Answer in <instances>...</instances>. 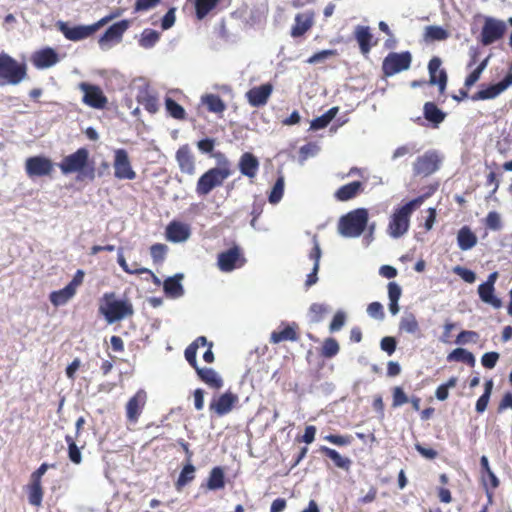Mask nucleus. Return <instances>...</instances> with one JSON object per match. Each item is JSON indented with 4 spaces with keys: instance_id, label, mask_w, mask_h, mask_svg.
I'll use <instances>...</instances> for the list:
<instances>
[{
    "instance_id": "obj_1",
    "label": "nucleus",
    "mask_w": 512,
    "mask_h": 512,
    "mask_svg": "<svg viewBox=\"0 0 512 512\" xmlns=\"http://www.w3.org/2000/svg\"><path fill=\"white\" fill-rule=\"evenodd\" d=\"M98 311L109 324L119 322L134 314L132 303L127 299H118L114 292L103 294Z\"/></svg>"
},
{
    "instance_id": "obj_2",
    "label": "nucleus",
    "mask_w": 512,
    "mask_h": 512,
    "mask_svg": "<svg viewBox=\"0 0 512 512\" xmlns=\"http://www.w3.org/2000/svg\"><path fill=\"white\" fill-rule=\"evenodd\" d=\"M59 168L64 175L78 173L79 177L90 180L95 177V169L89 164V151L83 147L65 156L59 163Z\"/></svg>"
},
{
    "instance_id": "obj_3",
    "label": "nucleus",
    "mask_w": 512,
    "mask_h": 512,
    "mask_svg": "<svg viewBox=\"0 0 512 512\" xmlns=\"http://www.w3.org/2000/svg\"><path fill=\"white\" fill-rule=\"evenodd\" d=\"M424 198L419 196L394 211L388 225V233L391 237L399 238L408 231L410 217L413 211L424 202Z\"/></svg>"
},
{
    "instance_id": "obj_4",
    "label": "nucleus",
    "mask_w": 512,
    "mask_h": 512,
    "mask_svg": "<svg viewBox=\"0 0 512 512\" xmlns=\"http://www.w3.org/2000/svg\"><path fill=\"white\" fill-rule=\"evenodd\" d=\"M367 223L368 211L365 208H358L340 218L338 231L344 237H359L364 232Z\"/></svg>"
},
{
    "instance_id": "obj_5",
    "label": "nucleus",
    "mask_w": 512,
    "mask_h": 512,
    "mask_svg": "<svg viewBox=\"0 0 512 512\" xmlns=\"http://www.w3.org/2000/svg\"><path fill=\"white\" fill-rule=\"evenodd\" d=\"M27 78V65L9 54L0 53V79L3 84L18 85Z\"/></svg>"
},
{
    "instance_id": "obj_6",
    "label": "nucleus",
    "mask_w": 512,
    "mask_h": 512,
    "mask_svg": "<svg viewBox=\"0 0 512 512\" xmlns=\"http://www.w3.org/2000/svg\"><path fill=\"white\" fill-rule=\"evenodd\" d=\"M121 14L120 10H116L109 15L101 18L96 23L88 26H74L70 27L66 23H60L59 29L63 33L66 39L71 41H79L85 39L92 34H94L98 29L112 21L113 19L119 17Z\"/></svg>"
},
{
    "instance_id": "obj_7",
    "label": "nucleus",
    "mask_w": 512,
    "mask_h": 512,
    "mask_svg": "<svg viewBox=\"0 0 512 512\" xmlns=\"http://www.w3.org/2000/svg\"><path fill=\"white\" fill-rule=\"evenodd\" d=\"M231 175L228 167H214L206 171L197 181L196 193L203 197L208 195L214 188L222 186L224 181Z\"/></svg>"
},
{
    "instance_id": "obj_8",
    "label": "nucleus",
    "mask_w": 512,
    "mask_h": 512,
    "mask_svg": "<svg viewBox=\"0 0 512 512\" xmlns=\"http://www.w3.org/2000/svg\"><path fill=\"white\" fill-rule=\"evenodd\" d=\"M412 63V54L410 51L390 52L383 59L382 74L384 77H391L410 68Z\"/></svg>"
},
{
    "instance_id": "obj_9",
    "label": "nucleus",
    "mask_w": 512,
    "mask_h": 512,
    "mask_svg": "<svg viewBox=\"0 0 512 512\" xmlns=\"http://www.w3.org/2000/svg\"><path fill=\"white\" fill-rule=\"evenodd\" d=\"M246 263L243 250L238 245L222 251L217 257V267L220 271L228 273L235 269H239Z\"/></svg>"
},
{
    "instance_id": "obj_10",
    "label": "nucleus",
    "mask_w": 512,
    "mask_h": 512,
    "mask_svg": "<svg viewBox=\"0 0 512 512\" xmlns=\"http://www.w3.org/2000/svg\"><path fill=\"white\" fill-rule=\"evenodd\" d=\"M114 176L117 179L134 180L136 178V172L134 171L128 152L119 148L114 150Z\"/></svg>"
},
{
    "instance_id": "obj_11",
    "label": "nucleus",
    "mask_w": 512,
    "mask_h": 512,
    "mask_svg": "<svg viewBox=\"0 0 512 512\" xmlns=\"http://www.w3.org/2000/svg\"><path fill=\"white\" fill-rule=\"evenodd\" d=\"M440 163L441 159L435 151H427L413 163L414 175L429 176L439 169Z\"/></svg>"
},
{
    "instance_id": "obj_12",
    "label": "nucleus",
    "mask_w": 512,
    "mask_h": 512,
    "mask_svg": "<svg viewBox=\"0 0 512 512\" xmlns=\"http://www.w3.org/2000/svg\"><path fill=\"white\" fill-rule=\"evenodd\" d=\"M505 32L506 25L502 20L487 17L481 30L480 41L484 46L491 45L500 40Z\"/></svg>"
},
{
    "instance_id": "obj_13",
    "label": "nucleus",
    "mask_w": 512,
    "mask_h": 512,
    "mask_svg": "<svg viewBox=\"0 0 512 512\" xmlns=\"http://www.w3.org/2000/svg\"><path fill=\"white\" fill-rule=\"evenodd\" d=\"M78 87L84 93L82 98L84 104L94 109L106 107L108 99L99 86L81 82Z\"/></svg>"
},
{
    "instance_id": "obj_14",
    "label": "nucleus",
    "mask_w": 512,
    "mask_h": 512,
    "mask_svg": "<svg viewBox=\"0 0 512 512\" xmlns=\"http://www.w3.org/2000/svg\"><path fill=\"white\" fill-rule=\"evenodd\" d=\"M53 170L52 160L45 156H32L25 161L26 174L31 178L51 176Z\"/></svg>"
},
{
    "instance_id": "obj_15",
    "label": "nucleus",
    "mask_w": 512,
    "mask_h": 512,
    "mask_svg": "<svg viewBox=\"0 0 512 512\" xmlns=\"http://www.w3.org/2000/svg\"><path fill=\"white\" fill-rule=\"evenodd\" d=\"M238 396L231 391H227L219 396H215L210 404L209 410L215 415L221 417L232 411L238 403Z\"/></svg>"
},
{
    "instance_id": "obj_16",
    "label": "nucleus",
    "mask_w": 512,
    "mask_h": 512,
    "mask_svg": "<svg viewBox=\"0 0 512 512\" xmlns=\"http://www.w3.org/2000/svg\"><path fill=\"white\" fill-rule=\"evenodd\" d=\"M129 26L130 22L128 20H121L112 24L99 38V46L102 49H106L109 48L113 43H119Z\"/></svg>"
},
{
    "instance_id": "obj_17",
    "label": "nucleus",
    "mask_w": 512,
    "mask_h": 512,
    "mask_svg": "<svg viewBox=\"0 0 512 512\" xmlns=\"http://www.w3.org/2000/svg\"><path fill=\"white\" fill-rule=\"evenodd\" d=\"M147 393L139 389L126 404V417L129 422L136 423L146 405Z\"/></svg>"
},
{
    "instance_id": "obj_18",
    "label": "nucleus",
    "mask_w": 512,
    "mask_h": 512,
    "mask_svg": "<svg viewBox=\"0 0 512 512\" xmlns=\"http://www.w3.org/2000/svg\"><path fill=\"white\" fill-rule=\"evenodd\" d=\"M442 61L439 57L434 56L428 63L429 83L437 85L440 94H444L447 85V73L445 69H441Z\"/></svg>"
},
{
    "instance_id": "obj_19",
    "label": "nucleus",
    "mask_w": 512,
    "mask_h": 512,
    "mask_svg": "<svg viewBox=\"0 0 512 512\" xmlns=\"http://www.w3.org/2000/svg\"><path fill=\"white\" fill-rule=\"evenodd\" d=\"M299 326L296 322L282 323L277 330L272 331L269 337L271 344H279L284 341L296 342L299 340Z\"/></svg>"
},
{
    "instance_id": "obj_20",
    "label": "nucleus",
    "mask_w": 512,
    "mask_h": 512,
    "mask_svg": "<svg viewBox=\"0 0 512 512\" xmlns=\"http://www.w3.org/2000/svg\"><path fill=\"white\" fill-rule=\"evenodd\" d=\"M272 92L273 85L271 83H265L249 89L246 92L245 97L250 106L258 108L267 104Z\"/></svg>"
},
{
    "instance_id": "obj_21",
    "label": "nucleus",
    "mask_w": 512,
    "mask_h": 512,
    "mask_svg": "<svg viewBox=\"0 0 512 512\" xmlns=\"http://www.w3.org/2000/svg\"><path fill=\"white\" fill-rule=\"evenodd\" d=\"M510 85H512V73L507 74L500 82L477 91L471 96V99L473 101H479L496 98Z\"/></svg>"
},
{
    "instance_id": "obj_22",
    "label": "nucleus",
    "mask_w": 512,
    "mask_h": 512,
    "mask_svg": "<svg viewBox=\"0 0 512 512\" xmlns=\"http://www.w3.org/2000/svg\"><path fill=\"white\" fill-rule=\"evenodd\" d=\"M59 61L58 54L50 47L35 51L31 55V62L37 69H46L54 66Z\"/></svg>"
},
{
    "instance_id": "obj_23",
    "label": "nucleus",
    "mask_w": 512,
    "mask_h": 512,
    "mask_svg": "<svg viewBox=\"0 0 512 512\" xmlns=\"http://www.w3.org/2000/svg\"><path fill=\"white\" fill-rule=\"evenodd\" d=\"M176 161L182 173L193 175L195 173V159L190 147L182 145L176 152Z\"/></svg>"
},
{
    "instance_id": "obj_24",
    "label": "nucleus",
    "mask_w": 512,
    "mask_h": 512,
    "mask_svg": "<svg viewBox=\"0 0 512 512\" xmlns=\"http://www.w3.org/2000/svg\"><path fill=\"white\" fill-rule=\"evenodd\" d=\"M195 371L198 378L209 388L220 390L223 387L224 381L219 373L214 369L209 367H199Z\"/></svg>"
},
{
    "instance_id": "obj_25",
    "label": "nucleus",
    "mask_w": 512,
    "mask_h": 512,
    "mask_svg": "<svg viewBox=\"0 0 512 512\" xmlns=\"http://www.w3.org/2000/svg\"><path fill=\"white\" fill-rule=\"evenodd\" d=\"M190 234L189 226L178 221L170 222L166 228L167 239L174 243L186 241Z\"/></svg>"
},
{
    "instance_id": "obj_26",
    "label": "nucleus",
    "mask_w": 512,
    "mask_h": 512,
    "mask_svg": "<svg viewBox=\"0 0 512 512\" xmlns=\"http://www.w3.org/2000/svg\"><path fill=\"white\" fill-rule=\"evenodd\" d=\"M238 166L244 176L254 179L259 170V161L252 153L245 152L241 155Z\"/></svg>"
},
{
    "instance_id": "obj_27",
    "label": "nucleus",
    "mask_w": 512,
    "mask_h": 512,
    "mask_svg": "<svg viewBox=\"0 0 512 512\" xmlns=\"http://www.w3.org/2000/svg\"><path fill=\"white\" fill-rule=\"evenodd\" d=\"M364 185L360 181H353L339 187L334 193V197L341 202L349 201L362 193Z\"/></svg>"
},
{
    "instance_id": "obj_28",
    "label": "nucleus",
    "mask_w": 512,
    "mask_h": 512,
    "mask_svg": "<svg viewBox=\"0 0 512 512\" xmlns=\"http://www.w3.org/2000/svg\"><path fill=\"white\" fill-rule=\"evenodd\" d=\"M354 36H355L356 41L359 44L361 53L363 55L369 54V52L373 46V43H372L373 35L370 32V28L368 26L358 25L355 28Z\"/></svg>"
},
{
    "instance_id": "obj_29",
    "label": "nucleus",
    "mask_w": 512,
    "mask_h": 512,
    "mask_svg": "<svg viewBox=\"0 0 512 512\" xmlns=\"http://www.w3.org/2000/svg\"><path fill=\"white\" fill-rule=\"evenodd\" d=\"M313 25V16L311 14L299 13L295 16V22L291 28L293 38L304 35Z\"/></svg>"
},
{
    "instance_id": "obj_30",
    "label": "nucleus",
    "mask_w": 512,
    "mask_h": 512,
    "mask_svg": "<svg viewBox=\"0 0 512 512\" xmlns=\"http://www.w3.org/2000/svg\"><path fill=\"white\" fill-rule=\"evenodd\" d=\"M183 274H176L165 279L163 289L165 294L170 298H179L184 295V288L181 284Z\"/></svg>"
},
{
    "instance_id": "obj_31",
    "label": "nucleus",
    "mask_w": 512,
    "mask_h": 512,
    "mask_svg": "<svg viewBox=\"0 0 512 512\" xmlns=\"http://www.w3.org/2000/svg\"><path fill=\"white\" fill-rule=\"evenodd\" d=\"M477 236L469 226H463L457 233V243L461 250L467 251L477 244Z\"/></svg>"
},
{
    "instance_id": "obj_32",
    "label": "nucleus",
    "mask_w": 512,
    "mask_h": 512,
    "mask_svg": "<svg viewBox=\"0 0 512 512\" xmlns=\"http://www.w3.org/2000/svg\"><path fill=\"white\" fill-rule=\"evenodd\" d=\"M195 9V16L198 20H203L220 3V0H187Z\"/></svg>"
},
{
    "instance_id": "obj_33",
    "label": "nucleus",
    "mask_w": 512,
    "mask_h": 512,
    "mask_svg": "<svg viewBox=\"0 0 512 512\" xmlns=\"http://www.w3.org/2000/svg\"><path fill=\"white\" fill-rule=\"evenodd\" d=\"M201 103L204 104L207 110L211 113L222 115L227 106L221 97L217 94H205L201 97Z\"/></svg>"
},
{
    "instance_id": "obj_34",
    "label": "nucleus",
    "mask_w": 512,
    "mask_h": 512,
    "mask_svg": "<svg viewBox=\"0 0 512 512\" xmlns=\"http://www.w3.org/2000/svg\"><path fill=\"white\" fill-rule=\"evenodd\" d=\"M495 288L487 284H480L478 286L479 298L482 302L491 305L495 309L502 307V301L494 294Z\"/></svg>"
},
{
    "instance_id": "obj_35",
    "label": "nucleus",
    "mask_w": 512,
    "mask_h": 512,
    "mask_svg": "<svg viewBox=\"0 0 512 512\" xmlns=\"http://www.w3.org/2000/svg\"><path fill=\"white\" fill-rule=\"evenodd\" d=\"M423 114L424 118L431 122L434 127H438L446 117V114L434 102H426L424 104Z\"/></svg>"
},
{
    "instance_id": "obj_36",
    "label": "nucleus",
    "mask_w": 512,
    "mask_h": 512,
    "mask_svg": "<svg viewBox=\"0 0 512 512\" xmlns=\"http://www.w3.org/2000/svg\"><path fill=\"white\" fill-rule=\"evenodd\" d=\"M319 451L326 457L330 458L336 467L349 470L351 460L348 457L341 456L336 450L327 446H321Z\"/></svg>"
},
{
    "instance_id": "obj_37",
    "label": "nucleus",
    "mask_w": 512,
    "mask_h": 512,
    "mask_svg": "<svg viewBox=\"0 0 512 512\" xmlns=\"http://www.w3.org/2000/svg\"><path fill=\"white\" fill-rule=\"evenodd\" d=\"M225 487V474L221 467L212 468L207 479V488L209 490H220Z\"/></svg>"
},
{
    "instance_id": "obj_38",
    "label": "nucleus",
    "mask_w": 512,
    "mask_h": 512,
    "mask_svg": "<svg viewBox=\"0 0 512 512\" xmlns=\"http://www.w3.org/2000/svg\"><path fill=\"white\" fill-rule=\"evenodd\" d=\"M75 294L73 288L66 285L63 289L51 292L49 300L54 306L58 307L66 304Z\"/></svg>"
},
{
    "instance_id": "obj_39",
    "label": "nucleus",
    "mask_w": 512,
    "mask_h": 512,
    "mask_svg": "<svg viewBox=\"0 0 512 512\" xmlns=\"http://www.w3.org/2000/svg\"><path fill=\"white\" fill-rule=\"evenodd\" d=\"M338 111V107H332L323 115L313 119L310 123V130L317 131L326 128L330 124V122L335 118Z\"/></svg>"
},
{
    "instance_id": "obj_40",
    "label": "nucleus",
    "mask_w": 512,
    "mask_h": 512,
    "mask_svg": "<svg viewBox=\"0 0 512 512\" xmlns=\"http://www.w3.org/2000/svg\"><path fill=\"white\" fill-rule=\"evenodd\" d=\"M447 361L462 362L470 367H473L475 365V357L473 353L464 348H456L452 352H450L447 356Z\"/></svg>"
},
{
    "instance_id": "obj_41",
    "label": "nucleus",
    "mask_w": 512,
    "mask_h": 512,
    "mask_svg": "<svg viewBox=\"0 0 512 512\" xmlns=\"http://www.w3.org/2000/svg\"><path fill=\"white\" fill-rule=\"evenodd\" d=\"M449 37V32L440 26L430 25L425 28L424 39L427 42L443 41Z\"/></svg>"
},
{
    "instance_id": "obj_42",
    "label": "nucleus",
    "mask_w": 512,
    "mask_h": 512,
    "mask_svg": "<svg viewBox=\"0 0 512 512\" xmlns=\"http://www.w3.org/2000/svg\"><path fill=\"white\" fill-rule=\"evenodd\" d=\"M195 467L191 462H188L181 470L179 477L175 483L177 490L187 485L195 478Z\"/></svg>"
},
{
    "instance_id": "obj_43",
    "label": "nucleus",
    "mask_w": 512,
    "mask_h": 512,
    "mask_svg": "<svg viewBox=\"0 0 512 512\" xmlns=\"http://www.w3.org/2000/svg\"><path fill=\"white\" fill-rule=\"evenodd\" d=\"M28 501L31 505L39 507L42 504L43 488L41 484L30 482L27 486Z\"/></svg>"
},
{
    "instance_id": "obj_44",
    "label": "nucleus",
    "mask_w": 512,
    "mask_h": 512,
    "mask_svg": "<svg viewBox=\"0 0 512 512\" xmlns=\"http://www.w3.org/2000/svg\"><path fill=\"white\" fill-rule=\"evenodd\" d=\"M399 330L409 334H417L420 332L419 323L414 314L402 317L399 323Z\"/></svg>"
},
{
    "instance_id": "obj_45",
    "label": "nucleus",
    "mask_w": 512,
    "mask_h": 512,
    "mask_svg": "<svg viewBox=\"0 0 512 512\" xmlns=\"http://www.w3.org/2000/svg\"><path fill=\"white\" fill-rule=\"evenodd\" d=\"M165 107L168 114L177 120H184L186 113L184 108L170 97L165 98Z\"/></svg>"
},
{
    "instance_id": "obj_46",
    "label": "nucleus",
    "mask_w": 512,
    "mask_h": 512,
    "mask_svg": "<svg viewBox=\"0 0 512 512\" xmlns=\"http://www.w3.org/2000/svg\"><path fill=\"white\" fill-rule=\"evenodd\" d=\"M160 35L157 31L153 29H145L139 40V45L145 49L152 48L159 40Z\"/></svg>"
},
{
    "instance_id": "obj_47",
    "label": "nucleus",
    "mask_w": 512,
    "mask_h": 512,
    "mask_svg": "<svg viewBox=\"0 0 512 512\" xmlns=\"http://www.w3.org/2000/svg\"><path fill=\"white\" fill-rule=\"evenodd\" d=\"M489 57H486L483 61H481L478 66L466 77L464 86L467 89H470L479 79L482 72L488 65Z\"/></svg>"
},
{
    "instance_id": "obj_48",
    "label": "nucleus",
    "mask_w": 512,
    "mask_h": 512,
    "mask_svg": "<svg viewBox=\"0 0 512 512\" xmlns=\"http://www.w3.org/2000/svg\"><path fill=\"white\" fill-rule=\"evenodd\" d=\"M284 186V177H278L268 196V200L271 204H277L282 199L284 194Z\"/></svg>"
},
{
    "instance_id": "obj_49",
    "label": "nucleus",
    "mask_w": 512,
    "mask_h": 512,
    "mask_svg": "<svg viewBox=\"0 0 512 512\" xmlns=\"http://www.w3.org/2000/svg\"><path fill=\"white\" fill-rule=\"evenodd\" d=\"M340 350L339 344L336 339L330 337L324 340L321 348V356L324 358H333Z\"/></svg>"
},
{
    "instance_id": "obj_50",
    "label": "nucleus",
    "mask_w": 512,
    "mask_h": 512,
    "mask_svg": "<svg viewBox=\"0 0 512 512\" xmlns=\"http://www.w3.org/2000/svg\"><path fill=\"white\" fill-rule=\"evenodd\" d=\"M65 441L68 445V457L74 464H80L82 461V455L80 449L75 443V440L72 436L66 435Z\"/></svg>"
},
{
    "instance_id": "obj_51",
    "label": "nucleus",
    "mask_w": 512,
    "mask_h": 512,
    "mask_svg": "<svg viewBox=\"0 0 512 512\" xmlns=\"http://www.w3.org/2000/svg\"><path fill=\"white\" fill-rule=\"evenodd\" d=\"M138 102L149 113H156L158 111V99L154 95L146 92L138 97Z\"/></svg>"
},
{
    "instance_id": "obj_52",
    "label": "nucleus",
    "mask_w": 512,
    "mask_h": 512,
    "mask_svg": "<svg viewBox=\"0 0 512 512\" xmlns=\"http://www.w3.org/2000/svg\"><path fill=\"white\" fill-rule=\"evenodd\" d=\"M457 384V378L451 377L446 383L437 387L435 396L438 400L444 401L449 396V389L454 388Z\"/></svg>"
},
{
    "instance_id": "obj_53",
    "label": "nucleus",
    "mask_w": 512,
    "mask_h": 512,
    "mask_svg": "<svg viewBox=\"0 0 512 512\" xmlns=\"http://www.w3.org/2000/svg\"><path fill=\"white\" fill-rule=\"evenodd\" d=\"M328 311V307L320 303H313L309 308L311 320L315 323L320 322Z\"/></svg>"
},
{
    "instance_id": "obj_54",
    "label": "nucleus",
    "mask_w": 512,
    "mask_h": 512,
    "mask_svg": "<svg viewBox=\"0 0 512 512\" xmlns=\"http://www.w3.org/2000/svg\"><path fill=\"white\" fill-rule=\"evenodd\" d=\"M452 271L466 283L472 284L476 280V274L472 270L463 266L457 265L453 267Z\"/></svg>"
},
{
    "instance_id": "obj_55",
    "label": "nucleus",
    "mask_w": 512,
    "mask_h": 512,
    "mask_svg": "<svg viewBox=\"0 0 512 512\" xmlns=\"http://www.w3.org/2000/svg\"><path fill=\"white\" fill-rule=\"evenodd\" d=\"M337 55V51L334 49L322 50L314 53L307 59V63L309 64H317L320 62H324L329 57H333Z\"/></svg>"
},
{
    "instance_id": "obj_56",
    "label": "nucleus",
    "mask_w": 512,
    "mask_h": 512,
    "mask_svg": "<svg viewBox=\"0 0 512 512\" xmlns=\"http://www.w3.org/2000/svg\"><path fill=\"white\" fill-rule=\"evenodd\" d=\"M167 253V246L165 244L156 243L150 247V254L155 263L162 262Z\"/></svg>"
},
{
    "instance_id": "obj_57",
    "label": "nucleus",
    "mask_w": 512,
    "mask_h": 512,
    "mask_svg": "<svg viewBox=\"0 0 512 512\" xmlns=\"http://www.w3.org/2000/svg\"><path fill=\"white\" fill-rule=\"evenodd\" d=\"M481 481L484 489H496L500 484L498 477L492 470L488 471L487 473H482Z\"/></svg>"
},
{
    "instance_id": "obj_58",
    "label": "nucleus",
    "mask_w": 512,
    "mask_h": 512,
    "mask_svg": "<svg viewBox=\"0 0 512 512\" xmlns=\"http://www.w3.org/2000/svg\"><path fill=\"white\" fill-rule=\"evenodd\" d=\"M324 439L334 445L337 446H347L352 443V436L350 435H335L329 434L324 437Z\"/></svg>"
},
{
    "instance_id": "obj_59",
    "label": "nucleus",
    "mask_w": 512,
    "mask_h": 512,
    "mask_svg": "<svg viewBox=\"0 0 512 512\" xmlns=\"http://www.w3.org/2000/svg\"><path fill=\"white\" fill-rule=\"evenodd\" d=\"M367 313L370 317L377 319V320H383L385 317L383 306L380 302H372L367 307Z\"/></svg>"
},
{
    "instance_id": "obj_60",
    "label": "nucleus",
    "mask_w": 512,
    "mask_h": 512,
    "mask_svg": "<svg viewBox=\"0 0 512 512\" xmlns=\"http://www.w3.org/2000/svg\"><path fill=\"white\" fill-rule=\"evenodd\" d=\"M392 396H393V402H392L393 407L402 406L409 401V398L405 394L404 390L399 386H396L393 388Z\"/></svg>"
},
{
    "instance_id": "obj_61",
    "label": "nucleus",
    "mask_w": 512,
    "mask_h": 512,
    "mask_svg": "<svg viewBox=\"0 0 512 512\" xmlns=\"http://www.w3.org/2000/svg\"><path fill=\"white\" fill-rule=\"evenodd\" d=\"M499 353L498 352H487L485 354L482 355L481 357V364L483 367L487 368V369H493L496 364H497V361L499 360Z\"/></svg>"
},
{
    "instance_id": "obj_62",
    "label": "nucleus",
    "mask_w": 512,
    "mask_h": 512,
    "mask_svg": "<svg viewBox=\"0 0 512 512\" xmlns=\"http://www.w3.org/2000/svg\"><path fill=\"white\" fill-rule=\"evenodd\" d=\"M486 226L491 230H500L502 227L500 215L495 211L489 212L486 217Z\"/></svg>"
},
{
    "instance_id": "obj_63",
    "label": "nucleus",
    "mask_w": 512,
    "mask_h": 512,
    "mask_svg": "<svg viewBox=\"0 0 512 512\" xmlns=\"http://www.w3.org/2000/svg\"><path fill=\"white\" fill-rule=\"evenodd\" d=\"M397 342L392 336H386L381 339L380 347L388 355H392L396 350Z\"/></svg>"
},
{
    "instance_id": "obj_64",
    "label": "nucleus",
    "mask_w": 512,
    "mask_h": 512,
    "mask_svg": "<svg viewBox=\"0 0 512 512\" xmlns=\"http://www.w3.org/2000/svg\"><path fill=\"white\" fill-rule=\"evenodd\" d=\"M345 321H346V316H345L344 312L338 311L334 315V317L330 323V326H329L330 331L336 332V331L341 330L345 324Z\"/></svg>"
}]
</instances>
